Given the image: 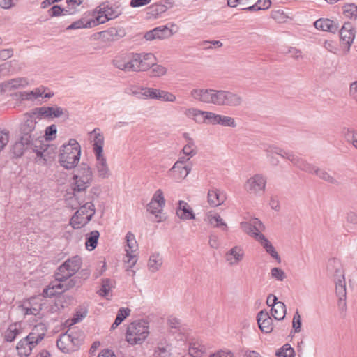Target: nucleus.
Instances as JSON below:
<instances>
[{"label": "nucleus", "instance_id": "1", "mask_svg": "<svg viewBox=\"0 0 357 357\" xmlns=\"http://www.w3.org/2000/svg\"><path fill=\"white\" fill-rule=\"evenodd\" d=\"M36 116L34 112L32 114L24 115L20 128V137L24 143L33 146V151L38 157L46 160L47 145L43 144V132L37 126Z\"/></svg>", "mask_w": 357, "mask_h": 357}, {"label": "nucleus", "instance_id": "2", "mask_svg": "<svg viewBox=\"0 0 357 357\" xmlns=\"http://www.w3.org/2000/svg\"><path fill=\"white\" fill-rule=\"evenodd\" d=\"M82 261L79 256L75 255L67 259L57 269L55 273L56 280L51 282L43 291L44 297H52L60 294L68 289V286L62 283L75 275L81 268Z\"/></svg>", "mask_w": 357, "mask_h": 357}, {"label": "nucleus", "instance_id": "3", "mask_svg": "<svg viewBox=\"0 0 357 357\" xmlns=\"http://www.w3.org/2000/svg\"><path fill=\"white\" fill-rule=\"evenodd\" d=\"M81 155V146L75 139H70L67 144L60 148L59 160L61 165L66 169H70L77 166Z\"/></svg>", "mask_w": 357, "mask_h": 357}, {"label": "nucleus", "instance_id": "4", "mask_svg": "<svg viewBox=\"0 0 357 357\" xmlns=\"http://www.w3.org/2000/svg\"><path fill=\"white\" fill-rule=\"evenodd\" d=\"M149 333V322L145 319L137 320L128 324L126 333V340L132 346L142 344Z\"/></svg>", "mask_w": 357, "mask_h": 357}, {"label": "nucleus", "instance_id": "5", "mask_svg": "<svg viewBox=\"0 0 357 357\" xmlns=\"http://www.w3.org/2000/svg\"><path fill=\"white\" fill-rule=\"evenodd\" d=\"M82 342V335L79 331L69 329L65 333L60 335L56 344L59 349L68 353L77 350Z\"/></svg>", "mask_w": 357, "mask_h": 357}, {"label": "nucleus", "instance_id": "6", "mask_svg": "<svg viewBox=\"0 0 357 357\" xmlns=\"http://www.w3.org/2000/svg\"><path fill=\"white\" fill-rule=\"evenodd\" d=\"M222 90L195 88L190 91V97L198 102L220 106Z\"/></svg>", "mask_w": 357, "mask_h": 357}, {"label": "nucleus", "instance_id": "7", "mask_svg": "<svg viewBox=\"0 0 357 357\" xmlns=\"http://www.w3.org/2000/svg\"><path fill=\"white\" fill-rule=\"evenodd\" d=\"M96 212L93 203L82 205L78 207L70 219V225L74 229H79L86 225L93 218Z\"/></svg>", "mask_w": 357, "mask_h": 357}, {"label": "nucleus", "instance_id": "8", "mask_svg": "<svg viewBox=\"0 0 357 357\" xmlns=\"http://www.w3.org/2000/svg\"><path fill=\"white\" fill-rule=\"evenodd\" d=\"M138 53H126L116 56L112 61L115 68L123 72L138 73Z\"/></svg>", "mask_w": 357, "mask_h": 357}, {"label": "nucleus", "instance_id": "9", "mask_svg": "<svg viewBox=\"0 0 357 357\" xmlns=\"http://www.w3.org/2000/svg\"><path fill=\"white\" fill-rule=\"evenodd\" d=\"M68 205L72 208H77L82 205L93 203L92 197L87 194V190L69 188L65 195Z\"/></svg>", "mask_w": 357, "mask_h": 357}, {"label": "nucleus", "instance_id": "10", "mask_svg": "<svg viewBox=\"0 0 357 357\" xmlns=\"http://www.w3.org/2000/svg\"><path fill=\"white\" fill-rule=\"evenodd\" d=\"M266 177L261 174H255L249 177L243 185L245 191L254 196L261 195L266 189Z\"/></svg>", "mask_w": 357, "mask_h": 357}, {"label": "nucleus", "instance_id": "11", "mask_svg": "<svg viewBox=\"0 0 357 357\" xmlns=\"http://www.w3.org/2000/svg\"><path fill=\"white\" fill-rule=\"evenodd\" d=\"M165 206V199L163 191L158 189L153 193L150 202L146 205V211L154 215L157 222H161L162 217L161 215Z\"/></svg>", "mask_w": 357, "mask_h": 357}, {"label": "nucleus", "instance_id": "12", "mask_svg": "<svg viewBox=\"0 0 357 357\" xmlns=\"http://www.w3.org/2000/svg\"><path fill=\"white\" fill-rule=\"evenodd\" d=\"M144 91V99L158 100L169 102H174L176 100V96L167 91L150 87H146Z\"/></svg>", "mask_w": 357, "mask_h": 357}, {"label": "nucleus", "instance_id": "13", "mask_svg": "<svg viewBox=\"0 0 357 357\" xmlns=\"http://www.w3.org/2000/svg\"><path fill=\"white\" fill-rule=\"evenodd\" d=\"M185 157H181L169 170V174L176 181L185 178L191 171V167L186 164Z\"/></svg>", "mask_w": 357, "mask_h": 357}, {"label": "nucleus", "instance_id": "14", "mask_svg": "<svg viewBox=\"0 0 357 357\" xmlns=\"http://www.w3.org/2000/svg\"><path fill=\"white\" fill-rule=\"evenodd\" d=\"M95 155V170L98 178L107 179L112 176V170L109 168L107 158L103 154Z\"/></svg>", "mask_w": 357, "mask_h": 357}, {"label": "nucleus", "instance_id": "15", "mask_svg": "<svg viewBox=\"0 0 357 357\" xmlns=\"http://www.w3.org/2000/svg\"><path fill=\"white\" fill-rule=\"evenodd\" d=\"M245 257V251L241 246L235 245L228 250L225 254V259L228 265L234 266L238 265Z\"/></svg>", "mask_w": 357, "mask_h": 357}, {"label": "nucleus", "instance_id": "16", "mask_svg": "<svg viewBox=\"0 0 357 357\" xmlns=\"http://www.w3.org/2000/svg\"><path fill=\"white\" fill-rule=\"evenodd\" d=\"M240 227L245 233L254 237L256 241L257 236L263 235L261 231L264 229V225L257 218L252 219L250 222H242Z\"/></svg>", "mask_w": 357, "mask_h": 357}, {"label": "nucleus", "instance_id": "17", "mask_svg": "<svg viewBox=\"0 0 357 357\" xmlns=\"http://www.w3.org/2000/svg\"><path fill=\"white\" fill-rule=\"evenodd\" d=\"M66 112V109L56 105L52 107H41L34 110L35 115L45 119L59 118Z\"/></svg>", "mask_w": 357, "mask_h": 357}, {"label": "nucleus", "instance_id": "18", "mask_svg": "<svg viewBox=\"0 0 357 357\" xmlns=\"http://www.w3.org/2000/svg\"><path fill=\"white\" fill-rule=\"evenodd\" d=\"M47 89L40 86L30 91H23L19 93V98L22 101H34L40 97L50 98L54 96L52 93H45Z\"/></svg>", "mask_w": 357, "mask_h": 357}, {"label": "nucleus", "instance_id": "19", "mask_svg": "<svg viewBox=\"0 0 357 357\" xmlns=\"http://www.w3.org/2000/svg\"><path fill=\"white\" fill-rule=\"evenodd\" d=\"M20 310L24 315H38L42 310V304L40 298L33 297L29 300L24 301L21 305L19 306Z\"/></svg>", "mask_w": 357, "mask_h": 357}, {"label": "nucleus", "instance_id": "20", "mask_svg": "<svg viewBox=\"0 0 357 357\" xmlns=\"http://www.w3.org/2000/svg\"><path fill=\"white\" fill-rule=\"evenodd\" d=\"M119 15V13L112 8L102 5L100 6L98 11H97V15L93 18L96 26L103 24L110 20L114 19L117 17Z\"/></svg>", "mask_w": 357, "mask_h": 357}, {"label": "nucleus", "instance_id": "21", "mask_svg": "<svg viewBox=\"0 0 357 357\" xmlns=\"http://www.w3.org/2000/svg\"><path fill=\"white\" fill-rule=\"evenodd\" d=\"M340 35L342 42L347 45L344 52L347 54L350 50V46L353 43L355 38L352 24L351 23H345L340 31Z\"/></svg>", "mask_w": 357, "mask_h": 357}, {"label": "nucleus", "instance_id": "22", "mask_svg": "<svg viewBox=\"0 0 357 357\" xmlns=\"http://www.w3.org/2000/svg\"><path fill=\"white\" fill-rule=\"evenodd\" d=\"M264 151L269 163L274 167L278 166L280 163V160L276 155L282 158L284 153V150L273 144H266Z\"/></svg>", "mask_w": 357, "mask_h": 357}, {"label": "nucleus", "instance_id": "23", "mask_svg": "<svg viewBox=\"0 0 357 357\" xmlns=\"http://www.w3.org/2000/svg\"><path fill=\"white\" fill-rule=\"evenodd\" d=\"M172 35V30L167 26H160L146 32L144 38L146 40H153L155 39H165Z\"/></svg>", "mask_w": 357, "mask_h": 357}, {"label": "nucleus", "instance_id": "24", "mask_svg": "<svg viewBox=\"0 0 357 357\" xmlns=\"http://www.w3.org/2000/svg\"><path fill=\"white\" fill-rule=\"evenodd\" d=\"M46 331L45 325L40 323L36 325L31 332L24 338L29 342L30 341L36 347L44 338Z\"/></svg>", "mask_w": 357, "mask_h": 357}, {"label": "nucleus", "instance_id": "25", "mask_svg": "<svg viewBox=\"0 0 357 357\" xmlns=\"http://www.w3.org/2000/svg\"><path fill=\"white\" fill-rule=\"evenodd\" d=\"M183 137L185 141V144L184 145L182 151L185 155V160L188 161L197 153L198 149L194 139L190 136L189 133L184 132L183 134Z\"/></svg>", "mask_w": 357, "mask_h": 357}, {"label": "nucleus", "instance_id": "26", "mask_svg": "<svg viewBox=\"0 0 357 357\" xmlns=\"http://www.w3.org/2000/svg\"><path fill=\"white\" fill-rule=\"evenodd\" d=\"M242 101L240 95L222 90L220 106L238 107L241 105Z\"/></svg>", "mask_w": 357, "mask_h": 357}, {"label": "nucleus", "instance_id": "27", "mask_svg": "<svg viewBox=\"0 0 357 357\" xmlns=\"http://www.w3.org/2000/svg\"><path fill=\"white\" fill-rule=\"evenodd\" d=\"M156 61V58L151 53H138V70L139 72L146 71Z\"/></svg>", "mask_w": 357, "mask_h": 357}, {"label": "nucleus", "instance_id": "28", "mask_svg": "<svg viewBox=\"0 0 357 357\" xmlns=\"http://www.w3.org/2000/svg\"><path fill=\"white\" fill-rule=\"evenodd\" d=\"M74 176H77L86 183L91 185L93 176L91 167L86 163H82L74 172Z\"/></svg>", "mask_w": 357, "mask_h": 357}, {"label": "nucleus", "instance_id": "29", "mask_svg": "<svg viewBox=\"0 0 357 357\" xmlns=\"http://www.w3.org/2000/svg\"><path fill=\"white\" fill-rule=\"evenodd\" d=\"M91 137H93V151L94 155L103 154V146L105 138L99 128H95L90 132Z\"/></svg>", "mask_w": 357, "mask_h": 357}, {"label": "nucleus", "instance_id": "30", "mask_svg": "<svg viewBox=\"0 0 357 357\" xmlns=\"http://www.w3.org/2000/svg\"><path fill=\"white\" fill-rule=\"evenodd\" d=\"M204 221L211 225L213 227H220L223 231L227 230V223L222 220V218L220 217V215L213 211H209L208 212L204 218Z\"/></svg>", "mask_w": 357, "mask_h": 357}, {"label": "nucleus", "instance_id": "31", "mask_svg": "<svg viewBox=\"0 0 357 357\" xmlns=\"http://www.w3.org/2000/svg\"><path fill=\"white\" fill-rule=\"evenodd\" d=\"M29 85V81L25 77H17L12 79L9 81L5 82L2 84V90L4 92L10 91L12 90L25 88Z\"/></svg>", "mask_w": 357, "mask_h": 357}, {"label": "nucleus", "instance_id": "32", "mask_svg": "<svg viewBox=\"0 0 357 357\" xmlns=\"http://www.w3.org/2000/svg\"><path fill=\"white\" fill-rule=\"evenodd\" d=\"M176 215L181 220L195 219V214L192 208L185 201H179L176 211Z\"/></svg>", "mask_w": 357, "mask_h": 357}, {"label": "nucleus", "instance_id": "33", "mask_svg": "<svg viewBox=\"0 0 357 357\" xmlns=\"http://www.w3.org/2000/svg\"><path fill=\"white\" fill-rule=\"evenodd\" d=\"M257 322L262 332L270 333L273 330V321L266 311H260L257 314Z\"/></svg>", "mask_w": 357, "mask_h": 357}, {"label": "nucleus", "instance_id": "34", "mask_svg": "<svg viewBox=\"0 0 357 357\" xmlns=\"http://www.w3.org/2000/svg\"><path fill=\"white\" fill-rule=\"evenodd\" d=\"M317 29L331 33H335L339 29L338 24L329 19H319L314 23Z\"/></svg>", "mask_w": 357, "mask_h": 357}, {"label": "nucleus", "instance_id": "35", "mask_svg": "<svg viewBox=\"0 0 357 357\" xmlns=\"http://www.w3.org/2000/svg\"><path fill=\"white\" fill-rule=\"evenodd\" d=\"M335 291L338 298L346 297L344 275L341 269H337L335 275Z\"/></svg>", "mask_w": 357, "mask_h": 357}, {"label": "nucleus", "instance_id": "36", "mask_svg": "<svg viewBox=\"0 0 357 357\" xmlns=\"http://www.w3.org/2000/svg\"><path fill=\"white\" fill-rule=\"evenodd\" d=\"M226 199L225 194L217 189L210 190L208 192V203L212 207L222 204Z\"/></svg>", "mask_w": 357, "mask_h": 357}, {"label": "nucleus", "instance_id": "37", "mask_svg": "<svg viewBox=\"0 0 357 357\" xmlns=\"http://www.w3.org/2000/svg\"><path fill=\"white\" fill-rule=\"evenodd\" d=\"M273 304V306L271 307V315L276 320H282L286 315V305L283 302L278 301L277 297H274Z\"/></svg>", "mask_w": 357, "mask_h": 357}, {"label": "nucleus", "instance_id": "38", "mask_svg": "<svg viewBox=\"0 0 357 357\" xmlns=\"http://www.w3.org/2000/svg\"><path fill=\"white\" fill-rule=\"evenodd\" d=\"M163 264V258L159 252L152 253L147 262L148 270L151 273L158 271Z\"/></svg>", "mask_w": 357, "mask_h": 357}, {"label": "nucleus", "instance_id": "39", "mask_svg": "<svg viewBox=\"0 0 357 357\" xmlns=\"http://www.w3.org/2000/svg\"><path fill=\"white\" fill-rule=\"evenodd\" d=\"M257 241L260 243L261 246L265 249L273 258L280 262V257L273 246L271 243L265 237L264 235H257Z\"/></svg>", "mask_w": 357, "mask_h": 357}, {"label": "nucleus", "instance_id": "40", "mask_svg": "<svg viewBox=\"0 0 357 357\" xmlns=\"http://www.w3.org/2000/svg\"><path fill=\"white\" fill-rule=\"evenodd\" d=\"M171 344L166 339L161 340L154 351V357H170Z\"/></svg>", "mask_w": 357, "mask_h": 357}, {"label": "nucleus", "instance_id": "41", "mask_svg": "<svg viewBox=\"0 0 357 357\" xmlns=\"http://www.w3.org/2000/svg\"><path fill=\"white\" fill-rule=\"evenodd\" d=\"M35 346L26 339H22L17 344L16 349L20 357H28Z\"/></svg>", "mask_w": 357, "mask_h": 357}, {"label": "nucleus", "instance_id": "42", "mask_svg": "<svg viewBox=\"0 0 357 357\" xmlns=\"http://www.w3.org/2000/svg\"><path fill=\"white\" fill-rule=\"evenodd\" d=\"M22 333L21 325L19 323L10 324L4 333V340L6 342H11L14 341L17 335Z\"/></svg>", "mask_w": 357, "mask_h": 357}, {"label": "nucleus", "instance_id": "43", "mask_svg": "<svg viewBox=\"0 0 357 357\" xmlns=\"http://www.w3.org/2000/svg\"><path fill=\"white\" fill-rule=\"evenodd\" d=\"M204 111L195 107L188 108L184 114L197 124H202Z\"/></svg>", "mask_w": 357, "mask_h": 357}, {"label": "nucleus", "instance_id": "44", "mask_svg": "<svg viewBox=\"0 0 357 357\" xmlns=\"http://www.w3.org/2000/svg\"><path fill=\"white\" fill-rule=\"evenodd\" d=\"M102 38L107 40H115L124 36V31L116 28H109V29L100 33Z\"/></svg>", "mask_w": 357, "mask_h": 357}, {"label": "nucleus", "instance_id": "45", "mask_svg": "<svg viewBox=\"0 0 357 357\" xmlns=\"http://www.w3.org/2000/svg\"><path fill=\"white\" fill-rule=\"evenodd\" d=\"M188 351L190 357H201L205 351V347L198 341H195L190 343Z\"/></svg>", "mask_w": 357, "mask_h": 357}, {"label": "nucleus", "instance_id": "46", "mask_svg": "<svg viewBox=\"0 0 357 357\" xmlns=\"http://www.w3.org/2000/svg\"><path fill=\"white\" fill-rule=\"evenodd\" d=\"M96 26L93 19L85 20L81 19L76 22H74L67 27L68 30L70 29H78L83 28H91Z\"/></svg>", "mask_w": 357, "mask_h": 357}, {"label": "nucleus", "instance_id": "47", "mask_svg": "<svg viewBox=\"0 0 357 357\" xmlns=\"http://www.w3.org/2000/svg\"><path fill=\"white\" fill-rule=\"evenodd\" d=\"M215 125H220L224 127L235 128L236 127L237 123L233 117L217 114Z\"/></svg>", "mask_w": 357, "mask_h": 357}, {"label": "nucleus", "instance_id": "48", "mask_svg": "<svg viewBox=\"0 0 357 357\" xmlns=\"http://www.w3.org/2000/svg\"><path fill=\"white\" fill-rule=\"evenodd\" d=\"M314 174H316L321 179L334 185H338V181L332 175H331L328 172L324 169H320L317 167L314 169Z\"/></svg>", "mask_w": 357, "mask_h": 357}, {"label": "nucleus", "instance_id": "49", "mask_svg": "<svg viewBox=\"0 0 357 357\" xmlns=\"http://www.w3.org/2000/svg\"><path fill=\"white\" fill-rule=\"evenodd\" d=\"M126 248L125 251L130 252H135L138 248L137 242L136 241L135 235L131 232L128 231L126 235Z\"/></svg>", "mask_w": 357, "mask_h": 357}, {"label": "nucleus", "instance_id": "50", "mask_svg": "<svg viewBox=\"0 0 357 357\" xmlns=\"http://www.w3.org/2000/svg\"><path fill=\"white\" fill-rule=\"evenodd\" d=\"M271 6V0H258L254 5L244 8L243 10L249 11H258L267 10Z\"/></svg>", "mask_w": 357, "mask_h": 357}, {"label": "nucleus", "instance_id": "51", "mask_svg": "<svg viewBox=\"0 0 357 357\" xmlns=\"http://www.w3.org/2000/svg\"><path fill=\"white\" fill-rule=\"evenodd\" d=\"M100 234L98 231L95 230L89 234V236L86 237L85 243L86 248L89 250H93L96 248L98 241L99 238Z\"/></svg>", "mask_w": 357, "mask_h": 357}, {"label": "nucleus", "instance_id": "52", "mask_svg": "<svg viewBox=\"0 0 357 357\" xmlns=\"http://www.w3.org/2000/svg\"><path fill=\"white\" fill-rule=\"evenodd\" d=\"M130 310L129 308L121 307L116 317L114 322L112 324L111 328L115 329L121 322L130 315Z\"/></svg>", "mask_w": 357, "mask_h": 357}, {"label": "nucleus", "instance_id": "53", "mask_svg": "<svg viewBox=\"0 0 357 357\" xmlns=\"http://www.w3.org/2000/svg\"><path fill=\"white\" fill-rule=\"evenodd\" d=\"M126 252V259L125 260V263L128 264L126 268V271L132 273V275L133 276L135 274V272L132 268L136 264L138 259L135 252H130L128 251Z\"/></svg>", "mask_w": 357, "mask_h": 357}, {"label": "nucleus", "instance_id": "54", "mask_svg": "<svg viewBox=\"0 0 357 357\" xmlns=\"http://www.w3.org/2000/svg\"><path fill=\"white\" fill-rule=\"evenodd\" d=\"M114 287V282L110 279H103L102 281L101 288L98 291V294L101 296L107 297L109 292Z\"/></svg>", "mask_w": 357, "mask_h": 357}, {"label": "nucleus", "instance_id": "55", "mask_svg": "<svg viewBox=\"0 0 357 357\" xmlns=\"http://www.w3.org/2000/svg\"><path fill=\"white\" fill-rule=\"evenodd\" d=\"M26 149H32L33 150V146L24 143L22 137H20V141L17 142L13 146V153L17 157H20Z\"/></svg>", "mask_w": 357, "mask_h": 357}, {"label": "nucleus", "instance_id": "56", "mask_svg": "<svg viewBox=\"0 0 357 357\" xmlns=\"http://www.w3.org/2000/svg\"><path fill=\"white\" fill-rule=\"evenodd\" d=\"M277 357H295V351L289 344H284L276 351Z\"/></svg>", "mask_w": 357, "mask_h": 357}, {"label": "nucleus", "instance_id": "57", "mask_svg": "<svg viewBox=\"0 0 357 357\" xmlns=\"http://www.w3.org/2000/svg\"><path fill=\"white\" fill-rule=\"evenodd\" d=\"M271 17L278 23H284L289 18V15L282 10H273Z\"/></svg>", "mask_w": 357, "mask_h": 357}, {"label": "nucleus", "instance_id": "58", "mask_svg": "<svg viewBox=\"0 0 357 357\" xmlns=\"http://www.w3.org/2000/svg\"><path fill=\"white\" fill-rule=\"evenodd\" d=\"M282 158L287 159L290 161L294 166L296 167H298L301 166V162L303 158H300L298 155H296L293 152L286 151H284V155H282Z\"/></svg>", "mask_w": 357, "mask_h": 357}, {"label": "nucleus", "instance_id": "59", "mask_svg": "<svg viewBox=\"0 0 357 357\" xmlns=\"http://www.w3.org/2000/svg\"><path fill=\"white\" fill-rule=\"evenodd\" d=\"M217 114L209 112L204 111L202 124L215 126Z\"/></svg>", "mask_w": 357, "mask_h": 357}, {"label": "nucleus", "instance_id": "60", "mask_svg": "<svg viewBox=\"0 0 357 357\" xmlns=\"http://www.w3.org/2000/svg\"><path fill=\"white\" fill-rule=\"evenodd\" d=\"M90 185V184L86 183L83 180L78 178L77 176H73L69 188L87 190Z\"/></svg>", "mask_w": 357, "mask_h": 357}, {"label": "nucleus", "instance_id": "61", "mask_svg": "<svg viewBox=\"0 0 357 357\" xmlns=\"http://www.w3.org/2000/svg\"><path fill=\"white\" fill-rule=\"evenodd\" d=\"M84 0H66L65 13L69 15L73 14L76 8L83 2Z\"/></svg>", "mask_w": 357, "mask_h": 357}, {"label": "nucleus", "instance_id": "62", "mask_svg": "<svg viewBox=\"0 0 357 357\" xmlns=\"http://www.w3.org/2000/svg\"><path fill=\"white\" fill-rule=\"evenodd\" d=\"M343 12L346 17L356 18L357 17V6L353 3L347 4L343 7Z\"/></svg>", "mask_w": 357, "mask_h": 357}, {"label": "nucleus", "instance_id": "63", "mask_svg": "<svg viewBox=\"0 0 357 357\" xmlns=\"http://www.w3.org/2000/svg\"><path fill=\"white\" fill-rule=\"evenodd\" d=\"M10 139V132L6 129L0 130V153L4 149Z\"/></svg>", "mask_w": 357, "mask_h": 357}, {"label": "nucleus", "instance_id": "64", "mask_svg": "<svg viewBox=\"0 0 357 357\" xmlns=\"http://www.w3.org/2000/svg\"><path fill=\"white\" fill-rule=\"evenodd\" d=\"M151 68L152 77H161L167 73V68L161 65L155 64V62Z\"/></svg>", "mask_w": 357, "mask_h": 357}]
</instances>
